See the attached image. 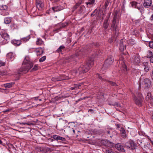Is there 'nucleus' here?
Instances as JSON below:
<instances>
[{
	"instance_id": "obj_1",
	"label": "nucleus",
	"mask_w": 153,
	"mask_h": 153,
	"mask_svg": "<svg viewBox=\"0 0 153 153\" xmlns=\"http://www.w3.org/2000/svg\"><path fill=\"white\" fill-rule=\"evenodd\" d=\"M95 56H92V58L90 59L85 65H81L77 70L74 71V74L75 75L77 74H79L87 72L90 69L91 65L93 64V61L94 60L93 58H94Z\"/></svg>"
},
{
	"instance_id": "obj_2",
	"label": "nucleus",
	"mask_w": 153,
	"mask_h": 153,
	"mask_svg": "<svg viewBox=\"0 0 153 153\" xmlns=\"http://www.w3.org/2000/svg\"><path fill=\"white\" fill-rule=\"evenodd\" d=\"M23 64L26 65L22 66L18 71L19 74H23L27 72L33 66V63L30 61L28 57H26L23 62Z\"/></svg>"
},
{
	"instance_id": "obj_3",
	"label": "nucleus",
	"mask_w": 153,
	"mask_h": 153,
	"mask_svg": "<svg viewBox=\"0 0 153 153\" xmlns=\"http://www.w3.org/2000/svg\"><path fill=\"white\" fill-rule=\"evenodd\" d=\"M119 21L117 19V15L115 14L113 17L111 29V30L114 31L116 35H118L119 33Z\"/></svg>"
},
{
	"instance_id": "obj_4",
	"label": "nucleus",
	"mask_w": 153,
	"mask_h": 153,
	"mask_svg": "<svg viewBox=\"0 0 153 153\" xmlns=\"http://www.w3.org/2000/svg\"><path fill=\"white\" fill-rule=\"evenodd\" d=\"M30 38V36H28L26 37L22 38L21 39V41L19 40L13 39L11 41V43L15 46H18L21 44V42H26L27 41H28Z\"/></svg>"
},
{
	"instance_id": "obj_5",
	"label": "nucleus",
	"mask_w": 153,
	"mask_h": 153,
	"mask_svg": "<svg viewBox=\"0 0 153 153\" xmlns=\"http://www.w3.org/2000/svg\"><path fill=\"white\" fill-rule=\"evenodd\" d=\"M125 147L128 149L131 150L135 149L137 147L136 144L131 140H129L125 143Z\"/></svg>"
},
{
	"instance_id": "obj_6",
	"label": "nucleus",
	"mask_w": 153,
	"mask_h": 153,
	"mask_svg": "<svg viewBox=\"0 0 153 153\" xmlns=\"http://www.w3.org/2000/svg\"><path fill=\"white\" fill-rule=\"evenodd\" d=\"M143 98L141 94H139L138 96H137V97L134 96L133 98V100L135 103L140 106L142 105V102L143 100Z\"/></svg>"
},
{
	"instance_id": "obj_7",
	"label": "nucleus",
	"mask_w": 153,
	"mask_h": 153,
	"mask_svg": "<svg viewBox=\"0 0 153 153\" xmlns=\"http://www.w3.org/2000/svg\"><path fill=\"white\" fill-rule=\"evenodd\" d=\"M8 9V7L6 5H0V14L3 16L8 15L9 13Z\"/></svg>"
},
{
	"instance_id": "obj_8",
	"label": "nucleus",
	"mask_w": 153,
	"mask_h": 153,
	"mask_svg": "<svg viewBox=\"0 0 153 153\" xmlns=\"http://www.w3.org/2000/svg\"><path fill=\"white\" fill-rule=\"evenodd\" d=\"M131 5L133 7L138 9L141 13H142L143 12V8L142 7L140 3H138L136 1H133L131 3Z\"/></svg>"
},
{
	"instance_id": "obj_9",
	"label": "nucleus",
	"mask_w": 153,
	"mask_h": 153,
	"mask_svg": "<svg viewBox=\"0 0 153 153\" xmlns=\"http://www.w3.org/2000/svg\"><path fill=\"white\" fill-rule=\"evenodd\" d=\"M120 64L119 65V68H120V71H122L123 72H125L127 70V67L124 61L123 60H120L119 61Z\"/></svg>"
},
{
	"instance_id": "obj_10",
	"label": "nucleus",
	"mask_w": 153,
	"mask_h": 153,
	"mask_svg": "<svg viewBox=\"0 0 153 153\" xmlns=\"http://www.w3.org/2000/svg\"><path fill=\"white\" fill-rule=\"evenodd\" d=\"M114 59L112 56L109 57L105 61L104 66L105 67H108L111 65L113 62Z\"/></svg>"
},
{
	"instance_id": "obj_11",
	"label": "nucleus",
	"mask_w": 153,
	"mask_h": 153,
	"mask_svg": "<svg viewBox=\"0 0 153 153\" xmlns=\"http://www.w3.org/2000/svg\"><path fill=\"white\" fill-rule=\"evenodd\" d=\"M131 62L134 65H138L140 62L139 56L138 55H135L133 56Z\"/></svg>"
},
{
	"instance_id": "obj_12",
	"label": "nucleus",
	"mask_w": 153,
	"mask_h": 153,
	"mask_svg": "<svg viewBox=\"0 0 153 153\" xmlns=\"http://www.w3.org/2000/svg\"><path fill=\"white\" fill-rule=\"evenodd\" d=\"M145 99L148 102L153 103V96H152L151 93L148 92L147 93Z\"/></svg>"
},
{
	"instance_id": "obj_13",
	"label": "nucleus",
	"mask_w": 153,
	"mask_h": 153,
	"mask_svg": "<svg viewBox=\"0 0 153 153\" xmlns=\"http://www.w3.org/2000/svg\"><path fill=\"white\" fill-rule=\"evenodd\" d=\"M0 34L2 37L6 41H8L9 40V36L4 30L1 31Z\"/></svg>"
},
{
	"instance_id": "obj_14",
	"label": "nucleus",
	"mask_w": 153,
	"mask_h": 153,
	"mask_svg": "<svg viewBox=\"0 0 153 153\" xmlns=\"http://www.w3.org/2000/svg\"><path fill=\"white\" fill-rule=\"evenodd\" d=\"M78 55L77 54L68 57L66 58V60L67 62H69L74 61L76 59Z\"/></svg>"
},
{
	"instance_id": "obj_15",
	"label": "nucleus",
	"mask_w": 153,
	"mask_h": 153,
	"mask_svg": "<svg viewBox=\"0 0 153 153\" xmlns=\"http://www.w3.org/2000/svg\"><path fill=\"white\" fill-rule=\"evenodd\" d=\"M152 3V0H144L143 6L145 8H148L151 6Z\"/></svg>"
},
{
	"instance_id": "obj_16",
	"label": "nucleus",
	"mask_w": 153,
	"mask_h": 153,
	"mask_svg": "<svg viewBox=\"0 0 153 153\" xmlns=\"http://www.w3.org/2000/svg\"><path fill=\"white\" fill-rule=\"evenodd\" d=\"M123 39H121L120 41L119 44V50L121 51H123L126 48V44L124 42H123Z\"/></svg>"
},
{
	"instance_id": "obj_17",
	"label": "nucleus",
	"mask_w": 153,
	"mask_h": 153,
	"mask_svg": "<svg viewBox=\"0 0 153 153\" xmlns=\"http://www.w3.org/2000/svg\"><path fill=\"white\" fill-rule=\"evenodd\" d=\"M115 147L116 149L120 151L124 152L125 151L123 146L120 143H118L116 144L115 145Z\"/></svg>"
},
{
	"instance_id": "obj_18",
	"label": "nucleus",
	"mask_w": 153,
	"mask_h": 153,
	"mask_svg": "<svg viewBox=\"0 0 153 153\" xmlns=\"http://www.w3.org/2000/svg\"><path fill=\"white\" fill-rule=\"evenodd\" d=\"M15 54L12 52L8 53L6 56L7 58L10 59L11 61L13 60L15 58Z\"/></svg>"
},
{
	"instance_id": "obj_19",
	"label": "nucleus",
	"mask_w": 153,
	"mask_h": 153,
	"mask_svg": "<svg viewBox=\"0 0 153 153\" xmlns=\"http://www.w3.org/2000/svg\"><path fill=\"white\" fill-rule=\"evenodd\" d=\"M36 6L39 10H41L44 6V4L42 1L36 0Z\"/></svg>"
},
{
	"instance_id": "obj_20",
	"label": "nucleus",
	"mask_w": 153,
	"mask_h": 153,
	"mask_svg": "<svg viewBox=\"0 0 153 153\" xmlns=\"http://www.w3.org/2000/svg\"><path fill=\"white\" fill-rule=\"evenodd\" d=\"M144 85L146 87H148L151 85V81L149 79L146 78L144 80Z\"/></svg>"
},
{
	"instance_id": "obj_21",
	"label": "nucleus",
	"mask_w": 153,
	"mask_h": 153,
	"mask_svg": "<svg viewBox=\"0 0 153 153\" xmlns=\"http://www.w3.org/2000/svg\"><path fill=\"white\" fill-rule=\"evenodd\" d=\"M15 84V83L13 82H11L9 83L4 84L3 85L4 86L5 88H8L12 87L13 85Z\"/></svg>"
},
{
	"instance_id": "obj_22",
	"label": "nucleus",
	"mask_w": 153,
	"mask_h": 153,
	"mask_svg": "<svg viewBox=\"0 0 153 153\" xmlns=\"http://www.w3.org/2000/svg\"><path fill=\"white\" fill-rule=\"evenodd\" d=\"M108 18L106 19L104 21L103 24V27L105 29H106L108 28V25L109 23H108Z\"/></svg>"
},
{
	"instance_id": "obj_23",
	"label": "nucleus",
	"mask_w": 153,
	"mask_h": 153,
	"mask_svg": "<svg viewBox=\"0 0 153 153\" xmlns=\"http://www.w3.org/2000/svg\"><path fill=\"white\" fill-rule=\"evenodd\" d=\"M62 7L60 6L55 7H52V9L54 12H57L62 10Z\"/></svg>"
},
{
	"instance_id": "obj_24",
	"label": "nucleus",
	"mask_w": 153,
	"mask_h": 153,
	"mask_svg": "<svg viewBox=\"0 0 153 153\" xmlns=\"http://www.w3.org/2000/svg\"><path fill=\"white\" fill-rule=\"evenodd\" d=\"M11 21V18L10 17H6L4 19V22L6 24H9Z\"/></svg>"
},
{
	"instance_id": "obj_25",
	"label": "nucleus",
	"mask_w": 153,
	"mask_h": 153,
	"mask_svg": "<svg viewBox=\"0 0 153 153\" xmlns=\"http://www.w3.org/2000/svg\"><path fill=\"white\" fill-rule=\"evenodd\" d=\"M153 56V51L152 50H148L147 52V56L149 58Z\"/></svg>"
},
{
	"instance_id": "obj_26",
	"label": "nucleus",
	"mask_w": 153,
	"mask_h": 153,
	"mask_svg": "<svg viewBox=\"0 0 153 153\" xmlns=\"http://www.w3.org/2000/svg\"><path fill=\"white\" fill-rule=\"evenodd\" d=\"M118 35H115V36H114V37H112L111 38L109 39L108 40V42L111 43L114 40V39H115V41H116L117 39V36H118Z\"/></svg>"
},
{
	"instance_id": "obj_27",
	"label": "nucleus",
	"mask_w": 153,
	"mask_h": 153,
	"mask_svg": "<svg viewBox=\"0 0 153 153\" xmlns=\"http://www.w3.org/2000/svg\"><path fill=\"white\" fill-rule=\"evenodd\" d=\"M43 52V51L41 48L37 49L36 51V55L37 56H39L42 54Z\"/></svg>"
},
{
	"instance_id": "obj_28",
	"label": "nucleus",
	"mask_w": 153,
	"mask_h": 153,
	"mask_svg": "<svg viewBox=\"0 0 153 153\" xmlns=\"http://www.w3.org/2000/svg\"><path fill=\"white\" fill-rule=\"evenodd\" d=\"M142 66L144 67V70L145 71L147 72L149 70V68L147 66V63H145L142 65Z\"/></svg>"
},
{
	"instance_id": "obj_29",
	"label": "nucleus",
	"mask_w": 153,
	"mask_h": 153,
	"mask_svg": "<svg viewBox=\"0 0 153 153\" xmlns=\"http://www.w3.org/2000/svg\"><path fill=\"white\" fill-rule=\"evenodd\" d=\"M102 80L104 81L105 82H107L108 84H110L112 86H117V84L116 83L112 82L111 81H109L107 80H106L105 79H102Z\"/></svg>"
},
{
	"instance_id": "obj_30",
	"label": "nucleus",
	"mask_w": 153,
	"mask_h": 153,
	"mask_svg": "<svg viewBox=\"0 0 153 153\" xmlns=\"http://www.w3.org/2000/svg\"><path fill=\"white\" fill-rule=\"evenodd\" d=\"M83 1V0H80V1L79 2L76 4V5L74 6V10H75L76 9L77 7L80 5V4L82 3V2Z\"/></svg>"
},
{
	"instance_id": "obj_31",
	"label": "nucleus",
	"mask_w": 153,
	"mask_h": 153,
	"mask_svg": "<svg viewBox=\"0 0 153 153\" xmlns=\"http://www.w3.org/2000/svg\"><path fill=\"white\" fill-rule=\"evenodd\" d=\"M95 2V0H89L88 2H86V4L87 5H92L94 4Z\"/></svg>"
},
{
	"instance_id": "obj_32",
	"label": "nucleus",
	"mask_w": 153,
	"mask_h": 153,
	"mask_svg": "<svg viewBox=\"0 0 153 153\" xmlns=\"http://www.w3.org/2000/svg\"><path fill=\"white\" fill-rule=\"evenodd\" d=\"M43 43V41L40 39H38L37 41L36 42V44L38 45H40Z\"/></svg>"
},
{
	"instance_id": "obj_33",
	"label": "nucleus",
	"mask_w": 153,
	"mask_h": 153,
	"mask_svg": "<svg viewBox=\"0 0 153 153\" xmlns=\"http://www.w3.org/2000/svg\"><path fill=\"white\" fill-rule=\"evenodd\" d=\"M59 136L56 135H53L51 137L53 138L54 140H56L57 141H58Z\"/></svg>"
},
{
	"instance_id": "obj_34",
	"label": "nucleus",
	"mask_w": 153,
	"mask_h": 153,
	"mask_svg": "<svg viewBox=\"0 0 153 153\" xmlns=\"http://www.w3.org/2000/svg\"><path fill=\"white\" fill-rule=\"evenodd\" d=\"M65 47L63 46H61L57 50V52L59 53L62 51V50L64 49Z\"/></svg>"
},
{
	"instance_id": "obj_35",
	"label": "nucleus",
	"mask_w": 153,
	"mask_h": 153,
	"mask_svg": "<svg viewBox=\"0 0 153 153\" xmlns=\"http://www.w3.org/2000/svg\"><path fill=\"white\" fill-rule=\"evenodd\" d=\"M85 9V7L84 6H80L79 9V11L80 13H82L83 10Z\"/></svg>"
},
{
	"instance_id": "obj_36",
	"label": "nucleus",
	"mask_w": 153,
	"mask_h": 153,
	"mask_svg": "<svg viewBox=\"0 0 153 153\" xmlns=\"http://www.w3.org/2000/svg\"><path fill=\"white\" fill-rule=\"evenodd\" d=\"M46 59V56H44L39 59V61L40 62H43Z\"/></svg>"
},
{
	"instance_id": "obj_37",
	"label": "nucleus",
	"mask_w": 153,
	"mask_h": 153,
	"mask_svg": "<svg viewBox=\"0 0 153 153\" xmlns=\"http://www.w3.org/2000/svg\"><path fill=\"white\" fill-rule=\"evenodd\" d=\"M120 130V131L121 134H124V133H125L126 132L125 129L123 128H121Z\"/></svg>"
},
{
	"instance_id": "obj_38",
	"label": "nucleus",
	"mask_w": 153,
	"mask_h": 153,
	"mask_svg": "<svg viewBox=\"0 0 153 153\" xmlns=\"http://www.w3.org/2000/svg\"><path fill=\"white\" fill-rule=\"evenodd\" d=\"M149 45L150 48L153 49V41H150L149 42Z\"/></svg>"
},
{
	"instance_id": "obj_39",
	"label": "nucleus",
	"mask_w": 153,
	"mask_h": 153,
	"mask_svg": "<svg viewBox=\"0 0 153 153\" xmlns=\"http://www.w3.org/2000/svg\"><path fill=\"white\" fill-rule=\"evenodd\" d=\"M61 140L62 141H65V139L63 137H61L59 136L58 140Z\"/></svg>"
},
{
	"instance_id": "obj_40",
	"label": "nucleus",
	"mask_w": 153,
	"mask_h": 153,
	"mask_svg": "<svg viewBox=\"0 0 153 153\" xmlns=\"http://www.w3.org/2000/svg\"><path fill=\"white\" fill-rule=\"evenodd\" d=\"M81 84H82L81 83L75 84L74 85V87L75 88H79V87L81 86Z\"/></svg>"
},
{
	"instance_id": "obj_41",
	"label": "nucleus",
	"mask_w": 153,
	"mask_h": 153,
	"mask_svg": "<svg viewBox=\"0 0 153 153\" xmlns=\"http://www.w3.org/2000/svg\"><path fill=\"white\" fill-rule=\"evenodd\" d=\"M37 66L36 65H35L33 68L32 69L31 71H35L37 70Z\"/></svg>"
},
{
	"instance_id": "obj_42",
	"label": "nucleus",
	"mask_w": 153,
	"mask_h": 153,
	"mask_svg": "<svg viewBox=\"0 0 153 153\" xmlns=\"http://www.w3.org/2000/svg\"><path fill=\"white\" fill-rule=\"evenodd\" d=\"M124 134H121V136L122 137L125 138L126 137V133H124Z\"/></svg>"
},
{
	"instance_id": "obj_43",
	"label": "nucleus",
	"mask_w": 153,
	"mask_h": 153,
	"mask_svg": "<svg viewBox=\"0 0 153 153\" xmlns=\"http://www.w3.org/2000/svg\"><path fill=\"white\" fill-rule=\"evenodd\" d=\"M109 2L108 1H106L105 2V8L107 7L108 6V5Z\"/></svg>"
},
{
	"instance_id": "obj_44",
	"label": "nucleus",
	"mask_w": 153,
	"mask_h": 153,
	"mask_svg": "<svg viewBox=\"0 0 153 153\" xmlns=\"http://www.w3.org/2000/svg\"><path fill=\"white\" fill-rule=\"evenodd\" d=\"M149 20L151 22L153 21V13L150 16Z\"/></svg>"
},
{
	"instance_id": "obj_45",
	"label": "nucleus",
	"mask_w": 153,
	"mask_h": 153,
	"mask_svg": "<svg viewBox=\"0 0 153 153\" xmlns=\"http://www.w3.org/2000/svg\"><path fill=\"white\" fill-rule=\"evenodd\" d=\"M150 58V62L153 63V56L149 58Z\"/></svg>"
},
{
	"instance_id": "obj_46",
	"label": "nucleus",
	"mask_w": 153,
	"mask_h": 153,
	"mask_svg": "<svg viewBox=\"0 0 153 153\" xmlns=\"http://www.w3.org/2000/svg\"><path fill=\"white\" fill-rule=\"evenodd\" d=\"M96 77H97L98 78H99V79H102L101 77L100 76V75L99 74H97L96 75Z\"/></svg>"
},
{
	"instance_id": "obj_47",
	"label": "nucleus",
	"mask_w": 153,
	"mask_h": 153,
	"mask_svg": "<svg viewBox=\"0 0 153 153\" xmlns=\"http://www.w3.org/2000/svg\"><path fill=\"white\" fill-rule=\"evenodd\" d=\"M4 65V63L2 62H0V67H1V66H3Z\"/></svg>"
},
{
	"instance_id": "obj_48",
	"label": "nucleus",
	"mask_w": 153,
	"mask_h": 153,
	"mask_svg": "<svg viewBox=\"0 0 153 153\" xmlns=\"http://www.w3.org/2000/svg\"><path fill=\"white\" fill-rule=\"evenodd\" d=\"M137 143L139 145H140L142 143V142L141 140H138Z\"/></svg>"
},
{
	"instance_id": "obj_49",
	"label": "nucleus",
	"mask_w": 153,
	"mask_h": 153,
	"mask_svg": "<svg viewBox=\"0 0 153 153\" xmlns=\"http://www.w3.org/2000/svg\"><path fill=\"white\" fill-rule=\"evenodd\" d=\"M48 141L49 142H52L54 141V140L51 138H49L48 140Z\"/></svg>"
},
{
	"instance_id": "obj_50",
	"label": "nucleus",
	"mask_w": 153,
	"mask_h": 153,
	"mask_svg": "<svg viewBox=\"0 0 153 153\" xmlns=\"http://www.w3.org/2000/svg\"><path fill=\"white\" fill-rule=\"evenodd\" d=\"M31 124H32V123L29 122H25V125H30Z\"/></svg>"
},
{
	"instance_id": "obj_51",
	"label": "nucleus",
	"mask_w": 153,
	"mask_h": 153,
	"mask_svg": "<svg viewBox=\"0 0 153 153\" xmlns=\"http://www.w3.org/2000/svg\"><path fill=\"white\" fill-rule=\"evenodd\" d=\"M111 133V130H108L105 132V133L108 134H110Z\"/></svg>"
},
{
	"instance_id": "obj_52",
	"label": "nucleus",
	"mask_w": 153,
	"mask_h": 153,
	"mask_svg": "<svg viewBox=\"0 0 153 153\" xmlns=\"http://www.w3.org/2000/svg\"><path fill=\"white\" fill-rule=\"evenodd\" d=\"M96 11V10H95L94 11V12L92 13L91 14V16H94L95 14H94V13Z\"/></svg>"
},
{
	"instance_id": "obj_53",
	"label": "nucleus",
	"mask_w": 153,
	"mask_h": 153,
	"mask_svg": "<svg viewBox=\"0 0 153 153\" xmlns=\"http://www.w3.org/2000/svg\"><path fill=\"white\" fill-rule=\"evenodd\" d=\"M107 153H115L114 152H112L110 150H108L107 152Z\"/></svg>"
},
{
	"instance_id": "obj_54",
	"label": "nucleus",
	"mask_w": 153,
	"mask_h": 153,
	"mask_svg": "<svg viewBox=\"0 0 153 153\" xmlns=\"http://www.w3.org/2000/svg\"><path fill=\"white\" fill-rule=\"evenodd\" d=\"M53 80H54L55 81H58L60 80L59 79H53Z\"/></svg>"
},
{
	"instance_id": "obj_55",
	"label": "nucleus",
	"mask_w": 153,
	"mask_h": 153,
	"mask_svg": "<svg viewBox=\"0 0 153 153\" xmlns=\"http://www.w3.org/2000/svg\"><path fill=\"white\" fill-rule=\"evenodd\" d=\"M20 124L21 125H25V122H22L21 123H20Z\"/></svg>"
},
{
	"instance_id": "obj_56",
	"label": "nucleus",
	"mask_w": 153,
	"mask_h": 153,
	"mask_svg": "<svg viewBox=\"0 0 153 153\" xmlns=\"http://www.w3.org/2000/svg\"><path fill=\"white\" fill-rule=\"evenodd\" d=\"M38 99V97H36L34 98V100H37Z\"/></svg>"
},
{
	"instance_id": "obj_57",
	"label": "nucleus",
	"mask_w": 153,
	"mask_h": 153,
	"mask_svg": "<svg viewBox=\"0 0 153 153\" xmlns=\"http://www.w3.org/2000/svg\"><path fill=\"white\" fill-rule=\"evenodd\" d=\"M143 75H142L141 76V77L140 78V79H143Z\"/></svg>"
},
{
	"instance_id": "obj_58",
	"label": "nucleus",
	"mask_w": 153,
	"mask_h": 153,
	"mask_svg": "<svg viewBox=\"0 0 153 153\" xmlns=\"http://www.w3.org/2000/svg\"><path fill=\"white\" fill-rule=\"evenodd\" d=\"M106 142L107 143H110V144L112 145V143H110L109 142H108V141H107Z\"/></svg>"
},
{
	"instance_id": "obj_59",
	"label": "nucleus",
	"mask_w": 153,
	"mask_h": 153,
	"mask_svg": "<svg viewBox=\"0 0 153 153\" xmlns=\"http://www.w3.org/2000/svg\"><path fill=\"white\" fill-rule=\"evenodd\" d=\"M75 88L74 87H72L71 88L72 89H74Z\"/></svg>"
},
{
	"instance_id": "obj_60",
	"label": "nucleus",
	"mask_w": 153,
	"mask_h": 153,
	"mask_svg": "<svg viewBox=\"0 0 153 153\" xmlns=\"http://www.w3.org/2000/svg\"><path fill=\"white\" fill-rule=\"evenodd\" d=\"M152 119L153 120V112L152 113Z\"/></svg>"
},
{
	"instance_id": "obj_61",
	"label": "nucleus",
	"mask_w": 153,
	"mask_h": 153,
	"mask_svg": "<svg viewBox=\"0 0 153 153\" xmlns=\"http://www.w3.org/2000/svg\"><path fill=\"white\" fill-rule=\"evenodd\" d=\"M117 126L118 127V128H119V124H117Z\"/></svg>"
},
{
	"instance_id": "obj_62",
	"label": "nucleus",
	"mask_w": 153,
	"mask_h": 153,
	"mask_svg": "<svg viewBox=\"0 0 153 153\" xmlns=\"http://www.w3.org/2000/svg\"><path fill=\"white\" fill-rule=\"evenodd\" d=\"M72 130H73V132L74 133H75V130L74 129H73Z\"/></svg>"
},
{
	"instance_id": "obj_63",
	"label": "nucleus",
	"mask_w": 153,
	"mask_h": 153,
	"mask_svg": "<svg viewBox=\"0 0 153 153\" xmlns=\"http://www.w3.org/2000/svg\"><path fill=\"white\" fill-rule=\"evenodd\" d=\"M152 144H153V141H151Z\"/></svg>"
},
{
	"instance_id": "obj_64",
	"label": "nucleus",
	"mask_w": 153,
	"mask_h": 153,
	"mask_svg": "<svg viewBox=\"0 0 153 153\" xmlns=\"http://www.w3.org/2000/svg\"><path fill=\"white\" fill-rule=\"evenodd\" d=\"M152 74L153 75V70L152 73Z\"/></svg>"
}]
</instances>
